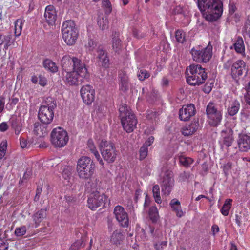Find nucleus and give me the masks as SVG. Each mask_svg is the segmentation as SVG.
Listing matches in <instances>:
<instances>
[{"label": "nucleus", "instance_id": "obj_1", "mask_svg": "<svg viewBox=\"0 0 250 250\" xmlns=\"http://www.w3.org/2000/svg\"><path fill=\"white\" fill-rule=\"evenodd\" d=\"M198 7L204 18L209 21L217 20L223 12L220 0H198Z\"/></svg>", "mask_w": 250, "mask_h": 250}, {"label": "nucleus", "instance_id": "obj_2", "mask_svg": "<svg viewBox=\"0 0 250 250\" xmlns=\"http://www.w3.org/2000/svg\"><path fill=\"white\" fill-rule=\"evenodd\" d=\"M187 82L191 85H199L205 83L207 73L200 64H192L187 68Z\"/></svg>", "mask_w": 250, "mask_h": 250}, {"label": "nucleus", "instance_id": "obj_3", "mask_svg": "<svg viewBox=\"0 0 250 250\" xmlns=\"http://www.w3.org/2000/svg\"><path fill=\"white\" fill-rule=\"evenodd\" d=\"M120 116L124 130L128 133L132 132L136 128L137 120L129 107L122 104L119 107Z\"/></svg>", "mask_w": 250, "mask_h": 250}, {"label": "nucleus", "instance_id": "obj_4", "mask_svg": "<svg viewBox=\"0 0 250 250\" xmlns=\"http://www.w3.org/2000/svg\"><path fill=\"white\" fill-rule=\"evenodd\" d=\"M56 107V102L52 97H47L45 101V104L40 106L38 117L43 124L47 125L51 123L54 117V109Z\"/></svg>", "mask_w": 250, "mask_h": 250}, {"label": "nucleus", "instance_id": "obj_5", "mask_svg": "<svg viewBox=\"0 0 250 250\" xmlns=\"http://www.w3.org/2000/svg\"><path fill=\"white\" fill-rule=\"evenodd\" d=\"M94 169V165L89 157L83 156L78 160L77 171L80 178L88 179L93 175Z\"/></svg>", "mask_w": 250, "mask_h": 250}, {"label": "nucleus", "instance_id": "obj_6", "mask_svg": "<svg viewBox=\"0 0 250 250\" xmlns=\"http://www.w3.org/2000/svg\"><path fill=\"white\" fill-rule=\"evenodd\" d=\"M62 34L65 42L68 45L74 44L78 36V31L73 21L64 22L62 26Z\"/></svg>", "mask_w": 250, "mask_h": 250}, {"label": "nucleus", "instance_id": "obj_7", "mask_svg": "<svg viewBox=\"0 0 250 250\" xmlns=\"http://www.w3.org/2000/svg\"><path fill=\"white\" fill-rule=\"evenodd\" d=\"M206 112L209 124L212 126L219 125L222 119V110L213 103L210 102L207 106Z\"/></svg>", "mask_w": 250, "mask_h": 250}, {"label": "nucleus", "instance_id": "obj_8", "mask_svg": "<svg viewBox=\"0 0 250 250\" xmlns=\"http://www.w3.org/2000/svg\"><path fill=\"white\" fill-rule=\"evenodd\" d=\"M212 47L210 45L204 48L198 46L192 48L190 53L194 61L199 63L207 62L212 56Z\"/></svg>", "mask_w": 250, "mask_h": 250}, {"label": "nucleus", "instance_id": "obj_9", "mask_svg": "<svg viewBox=\"0 0 250 250\" xmlns=\"http://www.w3.org/2000/svg\"><path fill=\"white\" fill-rule=\"evenodd\" d=\"M50 140L55 147L64 146L69 140L67 132L60 127L54 128L50 134Z\"/></svg>", "mask_w": 250, "mask_h": 250}, {"label": "nucleus", "instance_id": "obj_10", "mask_svg": "<svg viewBox=\"0 0 250 250\" xmlns=\"http://www.w3.org/2000/svg\"><path fill=\"white\" fill-rule=\"evenodd\" d=\"M101 153L103 159L108 163L114 162L116 158L117 151L114 144L105 140L100 144Z\"/></svg>", "mask_w": 250, "mask_h": 250}, {"label": "nucleus", "instance_id": "obj_11", "mask_svg": "<svg viewBox=\"0 0 250 250\" xmlns=\"http://www.w3.org/2000/svg\"><path fill=\"white\" fill-rule=\"evenodd\" d=\"M107 201V197L104 193L100 194L99 191H92L89 195L87 203L88 207L92 210H95L100 206H104Z\"/></svg>", "mask_w": 250, "mask_h": 250}, {"label": "nucleus", "instance_id": "obj_12", "mask_svg": "<svg viewBox=\"0 0 250 250\" xmlns=\"http://www.w3.org/2000/svg\"><path fill=\"white\" fill-rule=\"evenodd\" d=\"M174 180L171 171H167L165 174L161 184L162 192L163 194L168 196L170 194L173 186Z\"/></svg>", "mask_w": 250, "mask_h": 250}, {"label": "nucleus", "instance_id": "obj_13", "mask_svg": "<svg viewBox=\"0 0 250 250\" xmlns=\"http://www.w3.org/2000/svg\"><path fill=\"white\" fill-rule=\"evenodd\" d=\"M114 213L116 219L123 227H127L129 225L128 214L124 208L119 205L116 206L114 209Z\"/></svg>", "mask_w": 250, "mask_h": 250}, {"label": "nucleus", "instance_id": "obj_14", "mask_svg": "<svg viewBox=\"0 0 250 250\" xmlns=\"http://www.w3.org/2000/svg\"><path fill=\"white\" fill-rule=\"evenodd\" d=\"M80 92L82 98L85 104H90L94 101L95 91L90 85L83 86Z\"/></svg>", "mask_w": 250, "mask_h": 250}, {"label": "nucleus", "instance_id": "obj_15", "mask_svg": "<svg viewBox=\"0 0 250 250\" xmlns=\"http://www.w3.org/2000/svg\"><path fill=\"white\" fill-rule=\"evenodd\" d=\"M220 144L222 148L230 146L233 141V131L229 128L222 130L221 132Z\"/></svg>", "mask_w": 250, "mask_h": 250}, {"label": "nucleus", "instance_id": "obj_16", "mask_svg": "<svg viewBox=\"0 0 250 250\" xmlns=\"http://www.w3.org/2000/svg\"><path fill=\"white\" fill-rule=\"evenodd\" d=\"M196 113V109L193 104H188L184 105L179 110V116L181 120L184 121H188Z\"/></svg>", "mask_w": 250, "mask_h": 250}, {"label": "nucleus", "instance_id": "obj_17", "mask_svg": "<svg viewBox=\"0 0 250 250\" xmlns=\"http://www.w3.org/2000/svg\"><path fill=\"white\" fill-rule=\"evenodd\" d=\"M245 68V63L241 60H239L231 64V75L232 78L237 81L239 77L242 76Z\"/></svg>", "mask_w": 250, "mask_h": 250}, {"label": "nucleus", "instance_id": "obj_18", "mask_svg": "<svg viewBox=\"0 0 250 250\" xmlns=\"http://www.w3.org/2000/svg\"><path fill=\"white\" fill-rule=\"evenodd\" d=\"M72 70L78 73L80 77H85L86 76L87 71L85 64L80 59L76 57H73Z\"/></svg>", "mask_w": 250, "mask_h": 250}, {"label": "nucleus", "instance_id": "obj_19", "mask_svg": "<svg viewBox=\"0 0 250 250\" xmlns=\"http://www.w3.org/2000/svg\"><path fill=\"white\" fill-rule=\"evenodd\" d=\"M62 78L67 84L70 85H77L79 83V74L76 72L71 70L62 72Z\"/></svg>", "mask_w": 250, "mask_h": 250}, {"label": "nucleus", "instance_id": "obj_20", "mask_svg": "<svg viewBox=\"0 0 250 250\" xmlns=\"http://www.w3.org/2000/svg\"><path fill=\"white\" fill-rule=\"evenodd\" d=\"M239 149L246 152L250 149V136L245 134H240L237 140Z\"/></svg>", "mask_w": 250, "mask_h": 250}, {"label": "nucleus", "instance_id": "obj_21", "mask_svg": "<svg viewBox=\"0 0 250 250\" xmlns=\"http://www.w3.org/2000/svg\"><path fill=\"white\" fill-rule=\"evenodd\" d=\"M44 16L48 24L51 25L54 24L57 18V13L53 5H50L46 7Z\"/></svg>", "mask_w": 250, "mask_h": 250}, {"label": "nucleus", "instance_id": "obj_22", "mask_svg": "<svg viewBox=\"0 0 250 250\" xmlns=\"http://www.w3.org/2000/svg\"><path fill=\"white\" fill-rule=\"evenodd\" d=\"M15 38L11 34L0 33V45L3 46V49L7 50L12 45H14Z\"/></svg>", "mask_w": 250, "mask_h": 250}, {"label": "nucleus", "instance_id": "obj_23", "mask_svg": "<svg viewBox=\"0 0 250 250\" xmlns=\"http://www.w3.org/2000/svg\"><path fill=\"white\" fill-rule=\"evenodd\" d=\"M97 52L99 63L104 67H108L109 66V60L106 51L102 48L98 47Z\"/></svg>", "mask_w": 250, "mask_h": 250}, {"label": "nucleus", "instance_id": "obj_24", "mask_svg": "<svg viewBox=\"0 0 250 250\" xmlns=\"http://www.w3.org/2000/svg\"><path fill=\"white\" fill-rule=\"evenodd\" d=\"M73 57L69 55H66L62 57L61 61L62 72L72 70Z\"/></svg>", "mask_w": 250, "mask_h": 250}, {"label": "nucleus", "instance_id": "obj_25", "mask_svg": "<svg viewBox=\"0 0 250 250\" xmlns=\"http://www.w3.org/2000/svg\"><path fill=\"white\" fill-rule=\"evenodd\" d=\"M120 81V89L123 92L127 91L129 89L128 79L126 74L124 72H121L119 74Z\"/></svg>", "mask_w": 250, "mask_h": 250}, {"label": "nucleus", "instance_id": "obj_26", "mask_svg": "<svg viewBox=\"0 0 250 250\" xmlns=\"http://www.w3.org/2000/svg\"><path fill=\"white\" fill-rule=\"evenodd\" d=\"M230 48L231 49L234 48L237 53L244 55L245 48L242 38L241 37H238L234 43L233 46L230 47Z\"/></svg>", "mask_w": 250, "mask_h": 250}, {"label": "nucleus", "instance_id": "obj_27", "mask_svg": "<svg viewBox=\"0 0 250 250\" xmlns=\"http://www.w3.org/2000/svg\"><path fill=\"white\" fill-rule=\"evenodd\" d=\"M170 206L176 215L178 217H181L183 215V212L181 209L180 202L176 199H173L170 202Z\"/></svg>", "mask_w": 250, "mask_h": 250}, {"label": "nucleus", "instance_id": "obj_28", "mask_svg": "<svg viewBox=\"0 0 250 250\" xmlns=\"http://www.w3.org/2000/svg\"><path fill=\"white\" fill-rule=\"evenodd\" d=\"M33 132L35 135L41 137L47 134V130L44 125H42L37 122L34 124Z\"/></svg>", "mask_w": 250, "mask_h": 250}, {"label": "nucleus", "instance_id": "obj_29", "mask_svg": "<svg viewBox=\"0 0 250 250\" xmlns=\"http://www.w3.org/2000/svg\"><path fill=\"white\" fill-rule=\"evenodd\" d=\"M46 211L45 209H41L33 216V221L35 224V227L39 226L40 223L46 217Z\"/></svg>", "mask_w": 250, "mask_h": 250}, {"label": "nucleus", "instance_id": "obj_30", "mask_svg": "<svg viewBox=\"0 0 250 250\" xmlns=\"http://www.w3.org/2000/svg\"><path fill=\"white\" fill-rule=\"evenodd\" d=\"M124 237L122 233L120 230H115L113 232L111 236V242L116 245H120L123 242Z\"/></svg>", "mask_w": 250, "mask_h": 250}, {"label": "nucleus", "instance_id": "obj_31", "mask_svg": "<svg viewBox=\"0 0 250 250\" xmlns=\"http://www.w3.org/2000/svg\"><path fill=\"white\" fill-rule=\"evenodd\" d=\"M198 124L192 123L190 125L185 126L182 128V134L184 136H189L193 134L198 129Z\"/></svg>", "mask_w": 250, "mask_h": 250}, {"label": "nucleus", "instance_id": "obj_32", "mask_svg": "<svg viewBox=\"0 0 250 250\" xmlns=\"http://www.w3.org/2000/svg\"><path fill=\"white\" fill-rule=\"evenodd\" d=\"M240 108L239 102L235 100L232 102L228 108V113L230 116H234L238 112Z\"/></svg>", "mask_w": 250, "mask_h": 250}, {"label": "nucleus", "instance_id": "obj_33", "mask_svg": "<svg viewBox=\"0 0 250 250\" xmlns=\"http://www.w3.org/2000/svg\"><path fill=\"white\" fill-rule=\"evenodd\" d=\"M97 23L99 28L103 30L107 28L108 21L106 17L102 14H99L97 19Z\"/></svg>", "mask_w": 250, "mask_h": 250}, {"label": "nucleus", "instance_id": "obj_34", "mask_svg": "<svg viewBox=\"0 0 250 250\" xmlns=\"http://www.w3.org/2000/svg\"><path fill=\"white\" fill-rule=\"evenodd\" d=\"M43 65L46 70L52 73H55L58 71V68L55 63L50 59L45 60L43 62Z\"/></svg>", "mask_w": 250, "mask_h": 250}, {"label": "nucleus", "instance_id": "obj_35", "mask_svg": "<svg viewBox=\"0 0 250 250\" xmlns=\"http://www.w3.org/2000/svg\"><path fill=\"white\" fill-rule=\"evenodd\" d=\"M232 202V200L231 199L226 200L223 206L220 210L222 215L225 216L228 215L229 211L231 208Z\"/></svg>", "mask_w": 250, "mask_h": 250}, {"label": "nucleus", "instance_id": "obj_36", "mask_svg": "<svg viewBox=\"0 0 250 250\" xmlns=\"http://www.w3.org/2000/svg\"><path fill=\"white\" fill-rule=\"evenodd\" d=\"M178 159L180 165L185 167H189L194 161L191 158L183 155L178 156Z\"/></svg>", "mask_w": 250, "mask_h": 250}, {"label": "nucleus", "instance_id": "obj_37", "mask_svg": "<svg viewBox=\"0 0 250 250\" xmlns=\"http://www.w3.org/2000/svg\"><path fill=\"white\" fill-rule=\"evenodd\" d=\"M25 21L22 20L21 19H17L15 22V31L14 34L16 37L19 36L22 31V24Z\"/></svg>", "mask_w": 250, "mask_h": 250}, {"label": "nucleus", "instance_id": "obj_38", "mask_svg": "<svg viewBox=\"0 0 250 250\" xmlns=\"http://www.w3.org/2000/svg\"><path fill=\"white\" fill-rule=\"evenodd\" d=\"M148 214L152 222H156L159 219L158 211L156 206H152L150 208Z\"/></svg>", "mask_w": 250, "mask_h": 250}, {"label": "nucleus", "instance_id": "obj_39", "mask_svg": "<svg viewBox=\"0 0 250 250\" xmlns=\"http://www.w3.org/2000/svg\"><path fill=\"white\" fill-rule=\"evenodd\" d=\"M112 48L116 53H119L122 48L121 40L117 37H114L112 39Z\"/></svg>", "mask_w": 250, "mask_h": 250}, {"label": "nucleus", "instance_id": "obj_40", "mask_svg": "<svg viewBox=\"0 0 250 250\" xmlns=\"http://www.w3.org/2000/svg\"><path fill=\"white\" fill-rule=\"evenodd\" d=\"M242 32L244 36L247 35L250 38V15L246 19Z\"/></svg>", "mask_w": 250, "mask_h": 250}, {"label": "nucleus", "instance_id": "obj_41", "mask_svg": "<svg viewBox=\"0 0 250 250\" xmlns=\"http://www.w3.org/2000/svg\"><path fill=\"white\" fill-rule=\"evenodd\" d=\"M152 192L155 201L157 204H161L162 202L160 193V187L158 185H155L153 187Z\"/></svg>", "mask_w": 250, "mask_h": 250}, {"label": "nucleus", "instance_id": "obj_42", "mask_svg": "<svg viewBox=\"0 0 250 250\" xmlns=\"http://www.w3.org/2000/svg\"><path fill=\"white\" fill-rule=\"evenodd\" d=\"M91 188V192L92 191H96L99 190L101 188V181L96 178H93L91 179L90 182H89Z\"/></svg>", "mask_w": 250, "mask_h": 250}, {"label": "nucleus", "instance_id": "obj_43", "mask_svg": "<svg viewBox=\"0 0 250 250\" xmlns=\"http://www.w3.org/2000/svg\"><path fill=\"white\" fill-rule=\"evenodd\" d=\"M83 242V238L82 237H81L80 239L76 240L71 245L69 250H79L81 248H83L84 246Z\"/></svg>", "mask_w": 250, "mask_h": 250}, {"label": "nucleus", "instance_id": "obj_44", "mask_svg": "<svg viewBox=\"0 0 250 250\" xmlns=\"http://www.w3.org/2000/svg\"><path fill=\"white\" fill-rule=\"evenodd\" d=\"M72 168L70 167H64L62 172V177L66 180L67 182H69V180L71 178L72 176Z\"/></svg>", "mask_w": 250, "mask_h": 250}, {"label": "nucleus", "instance_id": "obj_45", "mask_svg": "<svg viewBox=\"0 0 250 250\" xmlns=\"http://www.w3.org/2000/svg\"><path fill=\"white\" fill-rule=\"evenodd\" d=\"M22 125L19 120H13L12 122V128L14 130L16 135H19L21 130Z\"/></svg>", "mask_w": 250, "mask_h": 250}, {"label": "nucleus", "instance_id": "obj_46", "mask_svg": "<svg viewBox=\"0 0 250 250\" xmlns=\"http://www.w3.org/2000/svg\"><path fill=\"white\" fill-rule=\"evenodd\" d=\"M7 147V142L6 140H3L0 144V159H2L6 153Z\"/></svg>", "mask_w": 250, "mask_h": 250}, {"label": "nucleus", "instance_id": "obj_47", "mask_svg": "<svg viewBox=\"0 0 250 250\" xmlns=\"http://www.w3.org/2000/svg\"><path fill=\"white\" fill-rule=\"evenodd\" d=\"M176 41L179 43H183L185 41V35L183 31L177 30L175 32Z\"/></svg>", "mask_w": 250, "mask_h": 250}, {"label": "nucleus", "instance_id": "obj_48", "mask_svg": "<svg viewBox=\"0 0 250 250\" xmlns=\"http://www.w3.org/2000/svg\"><path fill=\"white\" fill-rule=\"evenodd\" d=\"M26 227L25 226H22L17 228L15 230L14 233L17 236H21L26 233Z\"/></svg>", "mask_w": 250, "mask_h": 250}, {"label": "nucleus", "instance_id": "obj_49", "mask_svg": "<svg viewBox=\"0 0 250 250\" xmlns=\"http://www.w3.org/2000/svg\"><path fill=\"white\" fill-rule=\"evenodd\" d=\"M137 76L140 80L143 81L145 79L148 78L150 75L146 70L142 69L138 71Z\"/></svg>", "mask_w": 250, "mask_h": 250}, {"label": "nucleus", "instance_id": "obj_50", "mask_svg": "<svg viewBox=\"0 0 250 250\" xmlns=\"http://www.w3.org/2000/svg\"><path fill=\"white\" fill-rule=\"evenodd\" d=\"M246 93L244 95V98L246 103L250 105V81L248 83L247 85L245 88Z\"/></svg>", "mask_w": 250, "mask_h": 250}, {"label": "nucleus", "instance_id": "obj_51", "mask_svg": "<svg viewBox=\"0 0 250 250\" xmlns=\"http://www.w3.org/2000/svg\"><path fill=\"white\" fill-rule=\"evenodd\" d=\"M140 159H144L147 155L148 149L147 147L143 146L140 149Z\"/></svg>", "mask_w": 250, "mask_h": 250}, {"label": "nucleus", "instance_id": "obj_52", "mask_svg": "<svg viewBox=\"0 0 250 250\" xmlns=\"http://www.w3.org/2000/svg\"><path fill=\"white\" fill-rule=\"evenodd\" d=\"M157 116L158 113L156 111H149L147 112V118L149 120L155 121Z\"/></svg>", "mask_w": 250, "mask_h": 250}, {"label": "nucleus", "instance_id": "obj_53", "mask_svg": "<svg viewBox=\"0 0 250 250\" xmlns=\"http://www.w3.org/2000/svg\"><path fill=\"white\" fill-rule=\"evenodd\" d=\"M20 145L22 148H24L30 147L31 143L29 142H27V140L24 138H21L20 139Z\"/></svg>", "mask_w": 250, "mask_h": 250}, {"label": "nucleus", "instance_id": "obj_54", "mask_svg": "<svg viewBox=\"0 0 250 250\" xmlns=\"http://www.w3.org/2000/svg\"><path fill=\"white\" fill-rule=\"evenodd\" d=\"M85 46L89 51H92L96 46V44L92 40L89 39Z\"/></svg>", "mask_w": 250, "mask_h": 250}, {"label": "nucleus", "instance_id": "obj_55", "mask_svg": "<svg viewBox=\"0 0 250 250\" xmlns=\"http://www.w3.org/2000/svg\"><path fill=\"white\" fill-rule=\"evenodd\" d=\"M223 171L226 174L232 168V163L230 162H227L223 166Z\"/></svg>", "mask_w": 250, "mask_h": 250}, {"label": "nucleus", "instance_id": "obj_56", "mask_svg": "<svg viewBox=\"0 0 250 250\" xmlns=\"http://www.w3.org/2000/svg\"><path fill=\"white\" fill-rule=\"evenodd\" d=\"M167 245V241H164L160 243H157L155 245L156 250H160L163 249L164 247H166Z\"/></svg>", "mask_w": 250, "mask_h": 250}, {"label": "nucleus", "instance_id": "obj_57", "mask_svg": "<svg viewBox=\"0 0 250 250\" xmlns=\"http://www.w3.org/2000/svg\"><path fill=\"white\" fill-rule=\"evenodd\" d=\"M91 153L93 154L95 158L99 161V163L100 164V165L103 166L104 162L103 160L101 159L100 154H99L97 149H95V150L93 151L92 152H91Z\"/></svg>", "mask_w": 250, "mask_h": 250}, {"label": "nucleus", "instance_id": "obj_58", "mask_svg": "<svg viewBox=\"0 0 250 250\" xmlns=\"http://www.w3.org/2000/svg\"><path fill=\"white\" fill-rule=\"evenodd\" d=\"M154 138L153 136H150L148 137L147 140L145 142L143 146H145L146 147H147L148 146H150L154 142Z\"/></svg>", "mask_w": 250, "mask_h": 250}, {"label": "nucleus", "instance_id": "obj_59", "mask_svg": "<svg viewBox=\"0 0 250 250\" xmlns=\"http://www.w3.org/2000/svg\"><path fill=\"white\" fill-rule=\"evenodd\" d=\"M42 191V188L41 187H38L36 189V195L34 198L35 201L37 202L39 201Z\"/></svg>", "mask_w": 250, "mask_h": 250}, {"label": "nucleus", "instance_id": "obj_60", "mask_svg": "<svg viewBox=\"0 0 250 250\" xmlns=\"http://www.w3.org/2000/svg\"><path fill=\"white\" fill-rule=\"evenodd\" d=\"M87 145L88 148L91 152H92L93 151L96 149L92 140H89L87 142Z\"/></svg>", "mask_w": 250, "mask_h": 250}, {"label": "nucleus", "instance_id": "obj_61", "mask_svg": "<svg viewBox=\"0 0 250 250\" xmlns=\"http://www.w3.org/2000/svg\"><path fill=\"white\" fill-rule=\"evenodd\" d=\"M8 128V125L6 122H2L0 124V130L4 132L7 130Z\"/></svg>", "mask_w": 250, "mask_h": 250}, {"label": "nucleus", "instance_id": "obj_62", "mask_svg": "<svg viewBox=\"0 0 250 250\" xmlns=\"http://www.w3.org/2000/svg\"><path fill=\"white\" fill-rule=\"evenodd\" d=\"M211 230L213 235H215L219 232V228L217 225H213L211 227Z\"/></svg>", "mask_w": 250, "mask_h": 250}, {"label": "nucleus", "instance_id": "obj_63", "mask_svg": "<svg viewBox=\"0 0 250 250\" xmlns=\"http://www.w3.org/2000/svg\"><path fill=\"white\" fill-rule=\"evenodd\" d=\"M102 4L104 6L109 8V10L111 11V3L108 0H103L102 1Z\"/></svg>", "mask_w": 250, "mask_h": 250}, {"label": "nucleus", "instance_id": "obj_64", "mask_svg": "<svg viewBox=\"0 0 250 250\" xmlns=\"http://www.w3.org/2000/svg\"><path fill=\"white\" fill-rule=\"evenodd\" d=\"M169 81L166 78H163L162 80L161 84L163 87H166L168 85Z\"/></svg>", "mask_w": 250, "mask_h": 250}]
</instances>
